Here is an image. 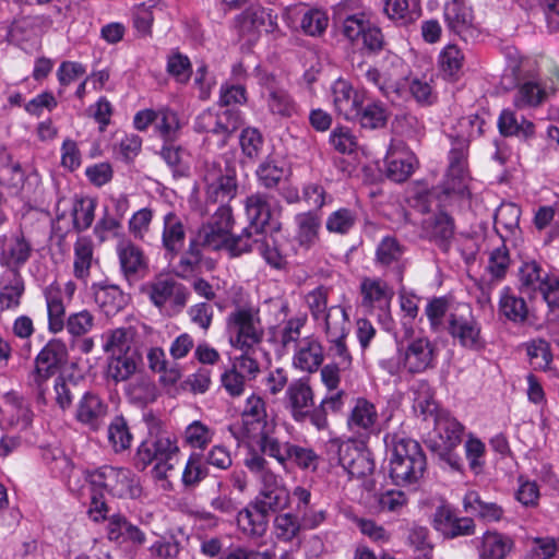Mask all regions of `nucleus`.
<instances>
[{"instance_id": "f257e3e1", "label": "nucleus", "mask_w": 559, "mask_h": 559, "mask_svg": "<svg viewBox=\"0 0 559 559\" xmlns=\"http://www.w3.org/2000/svg\"><path fill=\"white\" fill-rule=\"evenodd\" d=\"M391 452L389 476L400 487L417 485L427 469V459L421 445L414 439L400 433L384 437Z\"/></svg>"}, {"instance_id": "f03ea898", "label": "nucleus", "mask_w": 559, "mask_h": 559, "mask_svg": "<svg viewBox=\"0 0 559 559\" xmlns=\"http://www.w3.org/2000/svg\"><path fill=\"white\" fill-rule=\"evenodd\" d=\"M180 449L177 438L170 433H160L154 439L143 441L136 451L135 466L144 471L148 465L155 464L152 473L156 479H166L168 473L175 469L178 463Z\"/></svg>"}, {"instance_id": "7ed1b4c3", "label": "nucleus", "mask_w": 559, "mask_h": 559, "mask_svg": "<svg viewBox=\"0 0 559 559\" xmlns=\"http://www.w3.org/2000/svg\"><path fill=\"white\" fill-rule=\"evenodd\" d=\"M245 465L255 474L262 488L254 501L269 515L285 510L290 504V493L281 483V478L269 468V463L259 453L251 452L245 460Z\"/></svg>"}, {"instance_id": "20e7f679", "label": "nucleus", "mask_w": 559, "mask_h": 559, "mask_svg": "<svg viewBox=\"0 0 559 559\" xmlns=\"http://www.w3.org/2000/svg\"><path fill=\"white\" fill-rule=\"evenodd\" d=\"M464 427L448 413H438L435 429L426 440L428 449L453 471L462 469V459L454 452L462 441Z\"/></svg>"}, {"instance_id": "39448f33", "label": "nucleus", "mask_w": 559, "mask_h": 559, "mask_svg": "<svg viewBox=\"0 0 559 559\" xmlns=\"http://www.w3.org/2000/svg\"><path fill=\"white\" fill-rule=\"evenodd\" d=\"M242 123L241 112L235 108H225L217 112L202 111L194 121L193 129L205 134V141L223 148Z\"/></svg>"}, {"instance_id": "423d86ee", "label": "nucleus", "mask_w": 559, "mask_h": 559, "mask_svg": "<svg viewBox=\"0 0 559 559\" xmlns=\"http://www.w3.org/2000/svg\"><path fill=\"white\" fill-rule=\"evenodd\" d=\"M326 453L331 464L334 462L342 466L349 478H364L374 471L371 453L360 448L355 441L338 439L329 440Z\"/></svg>"}, {"instance_id": "0eeeda50", "label": "nucleus", "mask_w": 559, "mask_h": 559, "mask_svg": "<svg viewBox=\"0 0 559 559\" xmlns=\"http://www.w3.org/2000/svg\"><path fill=\"white\" fill-rule=\"evenodd\" d=\"M86 478L93 487L104 489L117 498H136L141 491L134 474L123 467L105 465L88 471Z\"/></svg>"}, {"instance_id": "6e6552de", "label": "nucleus", "mask_w": 559, "mask_h": 559, "mask_svg": "<svg viewBox=\"0 0 559 559\" xmlns=\"http://www.w3.org/2000/svg\"><path fill=\"white\" fill-rule=\"evenodd\" d=\"M233 346L249 349L259 344L264 335L259 310L252 307H237L227 317Z\"/></svg>"}, {"instance_id": "1a4fd4ad", "label": "nucleus", "mask_w": 559, "mask_h": 559, "mask_svg": "<svg viewBox=\"0 0 559 559\" xmlns=\"http://www.w3.org/2000/svg\"><path fill=\"white\" fill-rule=\"evenodd\" d=\"M204 180L210 203L228 204L237 195V171L230 163H226L224 169L216 163H206Z\"/></svg>"}, {"instance_id": "9d476101", "label": "nucleus", "mask_w": 559, "mask_h": 559, "mask_svg": "<svg viewBox=\"0 0 559 559\" xmlns=\"http://www.w3.org/2000/svg\"><path fill=\"white\" fill-rule=\"evenodd\" d=\"M267 415L262 397L252 394L246 401L241 420L229 425L228 430L238 442L254 440L267 431Z\"/></svg>"}, {"instance_id": "9b49d317", "label": "nucleus", "mask_w": 559, "mask_h": 559, "mask_svg": "<svg viewBox=\"0 0 559 559\" xmlns=\"http://www.w3.org/2000/svg\"><path fill=\"white\" fill-rule=\"evenodd\" d=\"M251 251H257L274 269L281 270L286 264L276 239L267 231L261 235H251L246 231L245 235H238L231 243V255L234 257Z\"/></svg>"}, {"instance_id": "f8f14e48", "label": "nucleus", "mask_w": 559, "mask_h": 559, "mask_svg": "<svg viewBox=\"0 0 559 559\" xmlns=\"http://www.w3.org/2000/svg\"><path fill=\"white\" fill-rule=\"evenodd\" d=\"M150 300L159 310H182L190 296L189 289L170 277H158L148 284Z\"/></svg>"}, {"instance_id": "ddd939ff", "label": "nucleus", "mask_w": 559, "mask_h": 559, "mask_svg": "<svg viewBox=\"0 0 559 559\" xmlns=\"http://www.w3.org/2000/svg\"><path fill=\"white\" fill-rule=\"evenodd\" d=\"M273 198L264 192H255L248 195L245 200V211L248 219V226L245 227L239 235L247 231L251 235H261L273 227Z\"/></svg>"}, {"instance_id": "4468645a", "label": "nucleus", "mask_w": 559, "mask_h": 559, "mask_svg": "<svg viewBox=\"0 0 559 559\" xmlns=\"http://www.w3.org/2000/svg\"><path fill=\"white\" fill-rule=\"evenodd\" d=\"M33 246L23 233L0 236V265L3 272H21L32 257Z\"/></svg>"}, {"instance_id": "2eb2a0df", "label": "nucleus", "mask_w": 559, "mask_h": 559, "mask_svg": "<svg viewBox=\"0 0 559 559\" xmlns=\"http://www.w3.org/2000/svg\"><path fill=\"white\" fill-rule=\"evenodd\" d=\"M401 358L407 372L421 373L436 367L437 348L428 337H417L407 344Z\"/></svg>"}, {"instance_id": "dca6fc26", "label": "nucleus", "mask_w": 559, "mask_h": 559, "mask_svg": "<svg viewBox=\"0 0 559 559\" xmlns=\"http://www.w3.org/2000/svg\"><path fill=\"white\" fill-rule=\"evenodd\" d=\"M432 525L437 532L448 539L472 536L476 532L474 520L472 518H459L449 504H441L436 509Z\"/></svg>"}, {"instance_id": "f3484780", "label": "nucleus", "mask_w": 559, "mask_h": 559, "mask_svg": "<svg viewBox=\"0 0 559 559\" xmlns=\"http://www.w3.org/2000/svg\"><path fill=\"white\" fill-rule=\"evenodd\" d=\"M314 406V394L309 378L293 380L285 392V407L295 421L307 419L309 408Z\"/></svg>"}, {"instance_id": "a211bd4d", "label": "nucleus", "mask_w": 559, "mask_h": 559, "mask_svg": "<svg viewBox=\"0 0 559 559\" xmlns=\"http://www.w3.org/2000/svg\"><path fill=\"white\" fill-rule=\"evenodd\" d=\"M449 153V169L445 192L464 194L467 190V156L468 147L465 142H451Z\"/></svg>"}, {"instance_id": "6ab92c4d", "label": "nucleus", "mask_w": 559, "mask_h": 559, "mask_svg": "<svg viewBox=\"0 0 559 559\" xmlns=\"http://www.w3.org/2000/svg\"><path fill=\"white\" fill-rule=\"evenodd\" d=\"M261 84L266 91V104L271 114L290 118L298 112L297 103L274 75L263 76Z\"/></svg>"}, {"instance_id": "aec40b11", "label": "nucleus", "mask_w": 559, "mask_h": 559, "mask_svg": "<svg viewBox=\"0 0 559 559\" xmlns=\"http://www.w3.org/2000/svg\"><path fill=\"white\" fill-rule=\"evenodd\" d=\"M108 405L93 392H85L79 400L74 418L90 430L97 431L104 424Z\"/></svg>"}, {"instance_id": "412c9836", "label": "nucleus", "mask_w": 559, "mask_h": 559, "mask_svg": "<svg viewBox=\"0 0 559 559\" xmlns=\"http://www.w3.org/2000/svg\"><path fill=\"white\" fill-rule=\"evenodd\" d=\"M384 164L389 179L394 182H404L418 167V159L412 152L392 144L388 150Z\"/></svg>"}, {"instance_id": "4be33fe9", "label": "nucleus", "mask_w": 559, "mask_h": 559, "mask_svg": "<svg viewBox=\"0 0 559 559\" xmlns=\"http://www.w3.org/2000/svg\"><path fill=\"white\" fill-rule=\"evenodd\" d=\"M187 233L183 218L170 211L163 216L162 246L166 257L179 255L186 243Z\"/></svg>"}, {"instance_id": "5701e85b", "label": "nucleus", "mask_w": 559, "mask_h": 559, "mask_svg": "<svg viewBox=\"0 0 559 559\" xmlns=\"http://www.w3.org/2000/svg\"><path fill=\"white\" fill-rule=\"evenodd\" d=\"M91 290L96 305L107 317L119 313L130 300L129 296L118 285L109 284L107 281L94 283Z\"/></svg>"}, {"instance_id": "b1692460", "label": "nucleus", "mask_w": 559, "mask_h": 559, "mask_svg": "<svg viewBox=\"0 0 559 559\" xmlns=\"http://www.w3.org/2000/svg\"><path fill=\"white\" fill-rule=\"evenodd\" d=\"M448 323L449 334L457 340L461 346L469 349H478L483 346L480 326L471 314L464 317L451 313Z\"/></svg>"}, {"instance_id": "393cba45", "label": "nucleus", "mask_w": 559, "mask_h": 559, "mask_svg": "<svg viewBox=\"0 0 559 559\" xmlns=\"http://www.w3.org/2000/svg\"><path fill=\"white\" fill-rule=\"evenodd\" d=\"M357 76L364 78L367 83L373 85L378 91L392 103L405 97V84L399 80H392L386 73H381L377 68L365 69L359 63L356 69Z\"/></svg>"}, {"instance_id": "a878e982", "label": "nucleus", "mask_w": 559, "mask_h": 559, "mask_svg": "<svg viewBox=\"0 0 559 559\" xmlns=\"http://www.w3.org/2000/svg\"><path fill=\"white\" fill-rule=\"evenodd\" d=\"M361 305L368 309L386 308L391 305L394 290L382 278L365 277L360 283Z\"/></svg>"}, {"instance_id": "bb28decb", "label": "nucleus", "mask_w": 559, "mask_h": 559, "mask_svg": "<svg viewBox=\"0 0 559 559\" xmlns=\"http://www.w3.org/2000/svg\"><path fill=\"white\" fill-rule=\"evenodd\" d=\"M333 104L340 116L346 120H355L362 96L345 80H337L332 86Z\"/></svg>"}, {"instance_id": "cd10ccee", "label": "nucleus", "mask_w": 559, "mask_h": 559, "mask_svg": "<svg viewBox=\"0 0 559 559\" xmlns=\"http://www.w3.org/2000/svg\"><path fill=\"white\" fill-rule=\"evenodd\" d=\"M270 515L252 500L237 512V524L241 532L251 538L264 536L269 527Z\"/></svg>"}, {"instance_id": "c85d7f7f", "label": "nucleus", "mask_w": 559, "mask_h": 559, "mask_svg": "<svg viewBox=\"0 0 559 559\" xmlns=\"http://www.w3.org/2000/svg\"><path fill=\"white\" fill-rule=\"evenodd\" d=\"M68 360L66 344L58 338L50 340L36 356L35 373L50 377L56 369L62 367Z\"/></svg>"}, {"instance_id": "c756f323", "label": "nucleus", "mask_w": 559, "mask_h": 559, "mask_svg": "<svg viewBox=\"0 0 559 559\" xmlns=\"http://www.w3.org/2000/svg\"><path fill=\"white\" fill-rule=\"evenodd\" d=\"M423 228L429 238L439 246V248L443 251L449 249L450 241L455 233V224L452 216L440 211L432 217L425 219Z\"/></svg>"}, {"instance_id": "7c9ffc66", "label": "nucleus", "mask_w": 559, "mask_h": 559, "mask_svg": "<svg viewBox=\"0 0 559 559\" xmlns=\"http://www.w3.org/2000/svg\"><path fill=\"white\" fill-rule=\"evenodd\" d=\"M323 359L324 355L321 343L317 338L309 336L304 337L298 343V349L294 355L293 364L296 368L311 373L319 369Z\"/></svg>"}, {"instance_id": "2f4dec72", "label": "nucleus", "mask_w": 559, "mask_h": 559, "mask_svg": "<svg viewBox=\"0 0 559 559\" xmlns=\"http://www.w3.org/2000/svg\"><path fill=\"white\" fill-rule=\"evenodd\" d=\"M25 293V282L21 272H2L0 275V310L15 309L21 305Z\"/></svg>"}, {"instance_id": "473e14b6", "label": "nucleus", "mask_w": 559, "mask_h": 559, "mask_svg": "<svg viewBox=\"0 0 559 559\" xmlns=\"http://www.w3.org/2000/svg\"><path fill=\"white\" fill-rule=\"evenodd\" d=\"M135 337L136 331L132 326L111 330L106 335L104 350L110 355L141 356Z\"/></svg>"}, {"instance_id": "72a5a7b5", "label": "nucleus", "mask_w": 559, "mask_h": 559, "mask_svg": "<svg viewBox=\"0 0 559 559\" xmlns=\"http://www.w3.org/2000/svg\"><path fill=\"white\" fill-rule=\"evenodd\" d=\"M551 276L537 261L523 262L519 270V288L521 294L528 297L536 296Z\"/></svg>"}, {"instance_id": "f704fd0d", "label": "nucleus", "mask_w": 559, "mask_h": 559, "mask_svg": "<svg viewBox=\"0 0 559 559\" xmlns=\"http://www.w3.org/2000/svg\"><path fill=\"white\" fill-rule=\"evenodd\" d=\"M514 547L513 539L497 531H487L478 546L479 559H506Z\"/></svg>"}, {"instance_id": "c9c22d12", "label": "nucleus", "mask_w": 559, "mask_h": 559, "mask_svg": "<svg viewBox=\"0 0 559 559\" xmlns=\"http://www.w3.org/2000/svg\"><path fill=\"white\" fill-rule=\"evenodd\" d=\"M378 420L376 406L366 399H357L355 406L347 418V426L352 431L370 433Z\"/></svg>"}, {"instance_id": "e433bc0d", "label": "nucleus", "mask_w": 559, "mask_h": 559, "mask_svg": "<svg viewBox=\"0 0 559 559\" xmlns=\"http://www.w3.org/2000/svg\"><path fill=\"white\" fill-rule=\"evenodd\" d=\"M354 121H357L362 129L379 130L386 127L390 111L380 100H370L366 105L360 104Z\"/></svg>"}, {"instance_id": "4c0bfd02", "label": "nucleus", "mask_w": 559, "mask_h": 559, "mask_svg": "<svg viewBox=\"0 0 559 559\" xmlns=\"http://www.w3.org/2000/svg\"><path fill=\"white\" fill-rule=\"evenodd\" d=\"M238 235L225 233L222 228H215L211 224H203L190 238L199 242V247L210 250H219L225 247L231 253V243Z\"/></svg>"}, {"instance_id": "58836bf2", "label": "nucleus", "mask_w": 559, "mask_h": 559, "mask_svg": "<svg viewBox=\"0 0 559 559\" xmlns=\"http://www.w3.org/2000/svg\"><path fill=\"white\" fill-rule=\"evenodd\" d=\"M444 21L449 29L457 35L472 26L473 13L465 0H451L443 10Z\"/></svg>"}, {"instance_id": "ea45409f", "label": "nucleus", "mask_w": 559, "mask_h": 559, "mask_svg": "<svg viewBox=\"0 0 559 559\" xmlns=\"http://www.w3.org/2000/svg\"><path fill=\"white\" fill-rule=\"evenodd\" d=\"M465 512L486 521L496 522L502 518L503 510L495 502L481 500L479 493L475 490L467 491L463 499Z\"/></svg>"}, {"instance_id": "a19ab883", "label": "nucleus", "mask_w": 559, "mask_h": 559, "mask_svg": "<svg viewBox=\"0 0 559 559\" xmlns=\"http://www.w3.org/2000/svg\"><path fill=\"white\" fill-rule=\"evenodd\" d=\"M73 274L76 280L87 282L94 260L93 241L87 237H79L74 242Z\"/></svg>"}, {"instance_id": "79ce46f5", "label": "nucleus", "mask_w": 559, "mask_h": 559, "mask_svg": "<svg viewBox=\"0 0 559 559\" xmlns=\"http://www.w3.org/2000/svg\"><path fill=\"white\" fill-rule=\"evenodd\" d=\"M498 129L503 136H519L528 139L534 135L535 126L530 120L521 117L511 109H503L498 118Z\"/></svg>"}, {"instance_id": "37998d69", "label": "nucleus", "mask_w": 559, "mask_h": 559, "mask_svg": "<svg viewBox=\"0 0 559 559\" xmlns=\"http://www.w3.org/2000/svg\"><path fill=\"white\" fill-rule=\"evenodd\" d=\"M258 447L259 450L252 449L251 452L259 453L263 459L265 456L274 459L283 468H287V463L289 462V450L292 443L282 442L277 438L269 435V431H265L263 435L258 438Z\"/></svg>"}, {"instance_id": "c03bdc74", "label": "nucleus", "mask_w": 559, "mask_h": 559, "mask_svg": "<svg viewBox=\"0 0 559 559\" xmlns=\"http://www.w3.org/2000/svg\"><path fill=\"white\" fill-rule=\"evenodd\" d=\"M298 243L309 249L319 238V230L321 228V217L317 212L308 211L296 215Z\"/></svg>"}, {"instance_id": "a18cd8bd", "label": "nucleus", "mask_w": 559, "mask_h": 559, "mask_svg": "<svg viewBox=\"0 0 559 559\" xmlns=\"http://www.w3.org/2000/svg\"><path fill=\"white\" fill-rule=\"evenodd\" d=\"M384 12L402 25L417 21L421 15L419 0H385Z\"/></svg>"}, {"instance_id": "49530a36", "label": "nucleus", "mask_w": 559, "mask_h": 559, "mask_svg": "<svg viewBox=\"0 0 559 559\" xmlns=\"http://www.w3.org/2000/svg\"><path fill=\"white\" fill-rule=\"evenodd\" d=\"M499 314L513 323H523L528 309L523 297L515 296L509 287H504L500 294Z\"/></svg>"}, {"instance_id": "de8ad7c7", "label": "nucleus", "mask_w": 559, "mask_h": 559, "mask_svg": "<svg viewBox=\"0 0 559 559\" xmlns=\"http://www.w3.org/2000/svg\"><path fill=\"white\" fill-rule=\"evenodd\" d=\"M546 90L536 81L521 83L513 97V104L518 109L536 108L547 98Z\"/></svg>"}, {"instance_id": "09e8293b", "label": "nucleus", "mask_w": 559, "mask_h": 559, "mask_svg": "<svg viewBox=\"0 0 559 559\" xmlns=\"http://www.w3.org/2000/svg\"><path fill=\"white\" fill-rule=\"evenodd\" d=\"M118 257L123 274L129 278L146 267L143 251L131 241L118 246Z\"/></svg>"}, {"instance_id": "8fccbe9b", "label": "nucleus", "mask_w": 559, "mask_h": 559, "mask_svg": "<svg viewBox=\"0 0 559 559\" xmlns=\"http://www.w3.org/2000/svg\"><path fill=\"white\" fill-rule=\"evenodd\" d=\"M142 356L110 355L107 365V378L115 383L127 381L138 368Z\"/></svg>"}, {"instance_id": "3c124183", "label": "nucleus", "mask_w": 559, "mask_h": 559, "mask_svg": "<svg viewBox=\"0 0 559 559\" xmlns=\"http://www.w3.org/2000/svg\"><path fill=\"white\" fill-rule=\"evenodd\" d=\"M180 259L175 266V273L180 278H189L200 270L203 259V249L195 239L189 237L188 248L181 251Z\"/></svg>"}, {"instance_id": "603ef678", "label": "nucleus", "mask_w": 559, "mask_h": 559, "mask_svg": "<svg viewBox=\"0 0 559 559\" xmlns=\"http://www.w3.org/2000/svg\"><path fill=\"white\" fill-rule=\"evenodd\" d=\"M485 120L477 115H469L459 119L453 132L449 133L451 142H465L467 146L469 143L479 138L484 133Z\"/></svg>"}, {"instance_id": "864d4df0", "label": "nucleus", "mask_w": 559, "mask_h": 559, "mask_svg": "<svg viewBox=\"0 0 559 559\" xmlns=\"http://www.w3.org/2000/svg\"><path fill=\"white\" fill-rule=\"evenodd\" d=\"M325 321V334L328 341L346 338L349 332L347 313L342 307H331L323 317Z\"/></svg>"}, {"instance_id": "5fc2aeb1", "label": "nucleus", "mask_w": 559, "mask_h": 559, "mask_svg": "<svg viewBox=\"0 0 559 559\" xmlns=\"http://www.w3.org/2000/svg\"><path fill=\"white\" fill-rule=\"evenodd\" d=\"M266 21L272 25L271 14L260 5H250L236 17L240 34L251 33L264 26Z\"/></svg>"}, {"instance_id": "6e6d98bb", "label": "nucleus", "mask_w": 559, "mask_h": 559, "mask_svg": "<svg viewBox=\"0 0 559 559\" xmlns=\"http://www.w3.org/2000/svg\"><path fill=\"white\" fill-rule=\"evenodd\" d=\"M356 223V212L347 207H341L328 216L325 228L331 234L345 236L350 233Z\"/></svg>"}, {"instance_id": "4d7b16f0", "label": "nucleus", "mask_w": 559, "mask_h": 559, "mask_svg": "<svg viewBox=\"0 0 559 559\" xmlns=\"http://www.w3.org/2000/svg\"><path fill=\"white\" fill-rule=\"evenodd\" d=\"M155 129L164 142L167 143L176 141L180 130L177 114L168 108L155 110Z\"/></svg>"}, {"instance_id": "13d9d810", "label": "nucleus", "mask_w": 559, "mask_h": 559, "mask_svg": "<svg viewBox=\"0 0 559 559\" xmlns=\"http://www.w3.org/2000/svg\"><path fill=\"white\" fill-rule=\"evenodd\" d=\"M96 201L92 198L76 199L72 206L73 228L83 231L91 227L95 216Z\"/></svg>"}, {"instance_id": "bf43d9fd", "label": "nucleus", "mask_w": 559, "mask_h": 559, "mask_svg": "<svg viewBox=\"0 0 559 559\" xmlns=\"http://www.w3.org/2000/svg\"><path fill=\"white\" fill-rule=\"evenodd\" d=\"M525 348L530 362L535 370L546 371L549 369L552 354L550 344L547 341L543 338L533 340L525 344Z\"/></svg>"}, {"instance_id": "052dcab7", "label": "nucleus", "mask_w": 559, "mask_h": 559, "mask_svg": "<svg viewBox=\"0 0 559 559\" xmlns=\"http://www.w3.org/2000/svg\"><path fill=\"white\" fill-rule=\"evenodd\" d=\"M259 185L265 189H275L285 177L284 167L275 159L266 158L257 169Z\"/></svg>"}, {"instance_id": "680f3d73", "label": "nucleus", "mask_w": 559, "mask_h": 559, "mask_svg": "<svg viewBox=\"0 0 559 559\" xmlns=\"http://www.w3.org/2000/svg\"><path fill=\"white\" fill-rule=\"evenodd\" d=\"M463 53L455 45H448L440 53V67L443 74L451 81H456L463 66Z\"/></svg>"}, {"instance_id": "e2e57ef3", "label": "nucleus", "mask_w": 559, "mask_h": 559, "mask_svg": "<svg viewBox=\"0 0 559 559\" xmlns=\"http://www.w3.org/2000/svg\"><path fill=\"white\" fill-rule=\"evenodd\" d=\"M108 440L115 452H121L130 448L132 435L127 420L122 416H116L108 427Z\"/></svg>"}, {"instance_id": "0e129e2a", "label": "nucleus", "mask_w": 559, "mask_h": 559, "mask_svg": "<svg viewBox=\"0 0 559 559\" xmlns=\"http://www.w3.org/2000/svg\"><path fill=\"white\" fill-rule=\"evenodd\" d=\"M404 253V247L395 237L386 236L378 245L376 261L382 265H390L397 262Z\"/></svg>"}, {"instance_id": "69168bd1", "label": "nucleus", "mask_w": 559, "mask_h": 559, "mask_svg": "<svg viewBox=\"0 0 559 559\" xmlns=\"http://www.w3.org/2000/svg\"><path fill=\"white\" fill-rule=\"evenodd\" d=\"M275 533L278 539L290 542L302 527L300 520L293 513H282L274 520Z\"/></svg>"}, {"instance_id": "338daca9", "label": "nucleus", "mask_w": 559, "mask_h": 559, "mask_svg": "<svg viewBox=\"0 0 559 559\" xmlns=\"http://www.w3.org/2000/svg\"><path fill=\"white\" fill-rule=\"evenodd\" d=\"M207 476V467L202 462L200 454L193 453L188 459L182 472V484L185 487H195Z\"/></svg>"}, {"instance_id": "774afa93", "label": "nucleus", "mask_w": 559, "mask_h": 559, "mask_svg": "<svg viewBox=\"0 0 559 559\" xmlns=\"http://www.w3.org/2000/svg\"><path fill=\"white\" fill-rule=\"evenodd\" d=\"M53 389L56 393V404L61 411H68L73 404L78 384L72 380H67L62 376H58L55 379Z\"/></svg>"}]
</instances>
